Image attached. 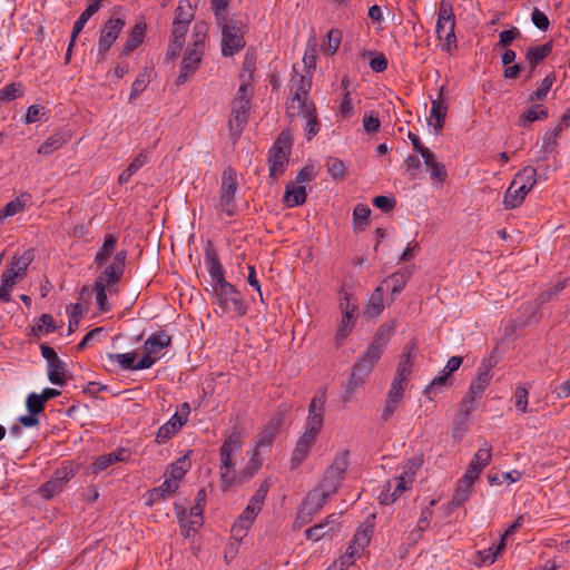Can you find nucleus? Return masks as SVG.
Returning <instances> with one entry per match:
<instances>
[{
	"label": "nucleus",
	"mask_w": 570,
	"mask_h": 570,
	"mask_svg": "<svg viewBox=\"0 0 570 570\" xmlns=\"http://www.w3.org/2000/svg\"><path fill=\"white\" fill-rule=\"evenodd\" d=\"M342 38H343V32L341 29H338V28L331 29L327 32V36L322 43L323 51L328 56L335 55L341 46Z\"/></svg>",
	"instance_id": "46"
},
{
	"label": "nucleus",
	"mask_w": 570,
	"mask_h": 570,
	"mask_svg": "<svg viewBox=\"0 0 570 570\" xmlns=\"http://www.w3.org/2000/svg\"><path fill=\"white\" fill-rule=\"evenodd\" d=\"M271 483L268 480H264L255 493L250 497L246 508L240 513V515L248 518L250 521H255L258 513L262 511L264 501L269 491Z\"/></svg>",
	"instance_id": "16"
},
{
	"label": "nucleus",
	"mask_w": 570,
	"mask_h": 570,
	"mask_svg": "<svg viewBox=\"0 0 570 570\" xmlns=\"http://www.w3.org/2000/svg\"><path fill=\"white\" fill-rule=\"evenodd\" d=\"M312 111L303 115V118L306 120L304 125L305 137L307 140H312L321 129V122L317 118L316 107H312Z\"/></svg>",
	"instance_id": "47"
},
{
	"label": "nucleus",
	"mask_w": 570,
	"mask_h": 570,
	"mask_svg": "<svg viewBox=\"0 0 570 570\" xmlns=\"http://www.w3.org/2000/svg\"><path fill=\"white\" fill-rule=\"evenodd\" d=\"M216 26L222 32L220 49L223 57H233L245 48V33L247 28L242 20L232 16L230 19L216 22Z\"/></svg>",
	"instance_id": "4"
},
{
	"label": "nucleus",
	"mask_w": 570,
	"mask_h": 570,
	"mask_svg": "<svg viewBox=\"0 0 570 570\" xmlns=\"http://www.w3.org/2000/svg\"><path fill=\"white\" fill-rule=\"evenodd\" d=\"M424 462L423 454L414 455L405 461L402 465V472L397 475L399 479L405 481L411 487L415 480L417 471Z\"/></svg>",
	"instance_id": "30"
},
{
	"label": "nucleus",
	"mask_w": 570,
	"mask_h": 570,
	"mask_svg": "<svg viewBox=\"0 0 570 570\" xmlns=\"http://www.w3.org/2000/svg\"><path fill=\"white\" fill-rule=\"evenodd\" d=\"M529 391L524 386H517L513 395L514 406L521 413L528 412Z\"/></svg>",
	"instance_id": "62"
},
{
	"label": "nucleus",
	"mask_w": 570,
	"mask_h": 570,
	"mask_svg": "<svg viewBox=\"0 0 570 570\" xmlns=\"http://www.w3.org/2000/svg\"><path fill=\"white\" fill-rule=\"evenodd\" d=\"M204 262L207 268V272L213 281V285L223 284L226 281L224 274V267L219 261L216 248L214 247L212 242H208L204 249Z\"/></svg>",
	"instance_id": "13"
},
{
	"label": "nucleus",
	"mask_w": 570,
	"mask_h": 570,
	"mask_svg": "<svg viewBox=\"0 0 570 570\" xmlns=\"http://www.w3.org/2000/svg\"><path fill=\"white\" fill-rule=\"evenodd\" d=\"M57 330L56 322L50 314H42L36 325L32 326L35 335L49 334Z\"/></svg>",
	"instance_id": "58"
},
{
	"label": "nucleus",
	"mask_w": 570,
	"mask_h": 570,
	"mask_svg": "<svg viewBox=\"0 0 570 570\" xmlns=\"http://www.w3.org/2000/svg\"><path fill=\"white\" fill-rule=\"evenodd\" d=\"M71 138L69 132L58 131L47 138L38 148V154L48 156L55 150L60 149Z\"/></svg>",
	"instance_id": "26"
},
{
	"label": "nucleus",
	"mask_w": 570,
	"mask_h": 570,
	"mask_svg": "<svg viewBox=\"0 0 570 570\" xmlns=\"http://www.w3.org/2000/svg\"><path fill=\"white\" fill-rule=\"evenodd\" d=\"M79 471V465L72 461H68L55 471L51 480L59 487L63 488Z\"/></svg>",
	"instance_id": "33"
},
{
	"label": "nucleus",
	"mask_w": 570,
	"mask_h": 570,
	"mask_svg": "<svg viewBox=\"0 0 570 570\" xmlns=\"http://www.w3.org/2000/svg\"><path fill=\"white\" fill-rule=\"evenodd\" d=\"M190 453L191 451H187V453L184 456L178 458L175 462H173L168 466L165 474L175 480L176 482H179L191 466L189 460Z\"/></svg>",
	"instance_id": "34"
},
{
	"label": "nucleus",
	"mask_w": 570,
	"mask_h": 570,
	"mask_svg": "<svg viewBox=\"0 0 570 570\" xmlns=\"http://www.w3.org/2000/svg\"><path fill=\"white\" fill-rule=\"evenodd\" d=\"M443 90H444V88L442 87L438 94V97L431 99L432 106H431L430 117L434 118V120H435L433 126H434V130L436 132L443 128L444 121L446 118V114H448V109H449V105L443 97Z\"/></svg>",
	"instance_id": "21"
},
{
	"label": "nucleus",
	"mask_w": 570,
	"mask_h": 570,
	"mask_svg": "<svg viewBox=\"0 0 570 570\" xmlns=\"http://www.w3.org/2000/svg\"><path fill=\"white\" fill-rule=\"evenodd\" d=\"M384 311V288L379 285L371 294L364 311L366 318H375Z\"/></svg>",
	"instance_id": "24"
},
{
	"label": "nucleus",
	"mask_w": 570,
	"mask_h": 570,
	"mask_svg": "<svg viewBox=\"0 0 570 570\" xmlns=\"http://www.w3.org/2000/svg\"><path fill=\"white\" fill-rule=\"evenodd\" d=\"M215 303L220 307L223 314H234L243 317L248 312V306L242 293L229 282L213 285Z\"/></svg>",
	"instance_id": "6"
},
{
	"label": "nucleus",
	"mask_w": 570,
	"mask_h": 570,
	"mask_svg": "<svg viewBox=\"0 0 570 570\" xmlns=\"http://www.w3.org/2000/svg\"><path fill=\"white\" fill-rule=\"evenodd\" d=\"M473 483V481L465 479L464 475L459 480L451 501L454 507H461L469 499Z\"/></svg>",
	"instance_id": "42"
},
{
	"label": "nucleus",
	"mask_w": 570,
	"mask_h": 570,
	"mask_svg": "<svg viewBox=\"0 0 570 570\" xmlns=\"http://www.w3.org/2000/svg\"><path fill=\"white\" fill-rule=\"evenodd\" d=\"M529 191L524 189L523 185L513 186V180L504 193L503 205L507 209H514L519 207Z\"/></svg>",
	"instance_id": "28"
},
{
	"label": "nucleus",
	"mask_w": 570,
	"mask_h": 570,
	"mask_svg": "<svg viewBox=\"0 0 570 570\" xmlns=\"http://www.w3.org/2000/svg\"><path fill=\"white\" fill-rule=\"evenodd\" d=\"M130 458V452L125 448H119L107 454L99 455L90 465L94 474H99L115 463L125 462Z\"/></svg>",
	"instance_id": "17"
},
{
	"label": "nucleus",
	"mask_w": 570,
	"mask_h": 570,
	"mask_svg": "<svg viewBox=\"0 0 570 570\" xmlns=\"http://www.w3.org/2000/svg\"><path fill=\"white\" fill-rule=\"evenodd\" d=\"M98 11L96 3H89L75 21L71 32V46H75L78 35L82 31L88 20Z\"/></svg>",
	"instance_id": "45"
},
{
	"label": "nucleus",
	"mask_w": 570,
	"mask_h": 570,
	"mask_svg": "<svg viewBox=\"0 0 570 570\" xmlns=\"http://www.w3.org/2000/svg\"><path fill=\"white\" fill-rule=\"evenodd\" d=\"M254 522L250 521L248 518H245L243 515H239L230 529V537L237 542H240L247 534V531L252 527Z\"/></svg>",
	"instance_id": "52"
},
{
	"label": "nucleus",
	"mask_w": 570,
	"mask_h": 570,
	"mask_svg": "<svg viewBox=\"0 0 570 570\" xmlns=\"http://www.w3.org/2000/svg\"><path fill=\"white\" fill-rule=\"evenodd\" d=\"M198 0H179L178 7L175 10L174 21H181V23H188L195 18L196 3Z\"/></svg>",
	"instance_id": "40"
},
{
	"label": "nucleus",
	"mask_w": 570,
	"mask_h": 570,
	"mask_svg": "<svg viewBox=\"0 0 570 570\" xmlns=\"http://www.w3.org/2000/svg\"><path fill=\"white\" fill-rule=\"evenodd\" d=\"M24 95V89L21 82H11L0 89V101H12Z\"/></svg>",
	"instance_id": "55"
},
{
	"label": "nucleus",
	"mask_w": 570,
	"mask_h": 570,
	"mask_svg": "<svg viewBox=\"0 0 570 570\" xmlns=\"http://www.w3.org/2000/svg\"><path fill=\"white\" fill-rule=\"evenodd\" d=\"M395 332V321L382 323L376 330L373 340L367 347L382 355Z\"/></svg>",
	"instance_id": "18"
},
{
	"label": "nucleus",
	"mask_w": 570,
	"mask_h": 570,
	"mask_svg": "<svg viewBox=\"0 0 570 570\" xmlns=\"http://www.w3.org/2000/svg\"><path fill=\"white\" fill-rule=\"evenodd\" d=\"M148 154L145 150L140 151L128 165V167L125 170H122V173L119 175L118 184H127L130 180V178L148 163Z\"/></svg>",
	"instance_id": "35"
},
{
	"label": "nucleus",
	"mask_w": 570,
	"mask_h": 570,
	"mask_svg": "<svg viewBox=\"0 0 570 570\" xmlns=\"http://www.w3.org/2000/svg\"><path fill=\"white\" fill-rule=\"evenodd\" d=\"M371 209L365 204H357L353 210V227L354 230H363L368 222Z\"/></svg>",
	"instance_id": "53"
},
{
	"label": "nucleus",
	"mask_w": 570,
	"mask_h": 570,
	"mask_svg": "<svg viewBox=\"0 0 570 570\" xmlns=\"http://www.w3.org/2000/svg\"><path fill=\"white\" fill-rule=\"evenodd\" d=\"M311 89V81L307 80L304 76H299L298 79V86L296 88V91L294 96L291 99V102L288 105L289 109H298L299 115L303 117V115L307 114L308 111H312V107H316L315 104L312 100H308V91Z\"/></svg>",
	"instance_id": "14"
},
{
	"label": "nucleus",
	"mask_w": 570,
	"mask_h": 570,
	"mask_svg": "<svg viewBox=\"0 0 570 570\" xmlns=\"http://www.w3.org/2000/svg\"><path fill=\"white\" fill-rule=\"evenodd\" d=\"M307 198V191L304 186H296L294 184H288L286 186L284 196H283V203L286 207L293 208L297 206H302L305 204Z\"/></svg>",
	"instance_id": "25"
},
{
	"label": "nucleus",
	"mask_w": 570,
	"mask_h": 570,
	"mask_svg": "<svg viewBox=\"0 0 570 570\" xmlns=\"http://www.w3.org/2000/svg\"><path fill=\"white\" fill-rule=\"evenodd\" d=\"M193 43L189 48L204 51L205 41L207 39V26L204 22H197L193 29Z\"/></svg>",
	"instance_id": "59"
},
{
	"label": "nucleus",
	"mask_w": 570,
	"mask_h": 570,
	"mask_svg": "<svg viewBox=\"0 0 570 570\" xmlns=\"http://www.w3.org/2000/svg\"><path fill=\"white\" fill-rule=\"evenodd\" d=\"M250 105L232 101V112L228 120L229 136L234 144L239 139L245 126L248 122Z\"/></svg>",
	"instance_id": "12"
},
{
	"label": "nucleus",
	"mask_w": 570,
	"mask_h": 570,
	"mask_svg": "<svg viewBox=\"0 0 570 570\" xmlns=\"http://www.w3.org/2000/svg\"><path fill=\"white\" fill-rule=\"evenodd\" d=\"M366 382V379L357 375L355 372H351L350 376L344 384L343 402L350 403L353 401L354 393L362 387Z\"/></svg>",
	"instance_id": "44"
},
{
	"label": "nucleus",
	"mask_w": 570,
	"mask_h": 570,
	"mask_svg": "<svg viewBox=\"0 0 570 570\" xmlns=\"http://www.w3.org/2000/svg\"><path fill=\"white\" fill-rule=\"evenodd\" d=\"M232 0H210V10L214 14L215 23L230 19L229 6Z\"/></svg>",
	"instance_id": "54"
},
{
	"label": "nucleus",
	"mask_w": 570,
	"mask_h": 570,
	"mask_svg": "<svg viewBox=\"0 0 570 570\" xmlns=\"http://www.w3.org/2000/svg\"><path fill=\"white\" fill-rule=\"evenodd\" d=\"M343 478L344 476L342 474H336L335 472L326 469L317 488L322 489L325 493L332 495L337 491Z\"/></svg>",
	"instance_id": "43"
},
{
	"label": "nucleus",
	"mask_w": 570,
	"mask_h": 570,
	"mask_svg": "<svg viewBox=\"0 0 570 570\" xmlns=\"http://www.w3.org/2000/svg\"><path fill=\"white\" fill-rule=\"evenodd\" d=\"M203 56H204V51L198 50V49L187 48L185 56L183 58L181 65H180L181 69H186L191 72H195L199 67Z\"/></svg>",
	"instance_id": "49"
},
{
	"label": "nucleus",
	"mask_w": 570,
	"mask_h": 570,
	"mask_svg": "<svg viewBox=\"0 0 570 570\" xmlns=\"http://www.w3.org/2000/svg\"><path fill=\"white\" fill-rule=\"evenodd\" d=\"M275 436V434L263 428L255 438V446L263 451L271 452Z\"/></svg>",
	"instance_id": "63"
},
{
	"label": "nucleus",
	"mask_w": 570,
	"mask_h": 570,
	"mask_svg": "<svg viewBox=\"0 0 570 570\" xmlns=\"http://www.w3.org/2000/svg\"><path fill=\"white\" fill-rule=\"evenodd\" d=\"M493 364L488 361H483L480 367L478 368V376L472 380L469 391L464 396L463 403H473L478 397H480L485 387L489 385L492 379V368Z\"/></svg>",
	"instance_id": "11"
},
{
	"label": "nucleus",
	"mask_w": 570,
	"mask_h": 570,
	"mask_svg": "<svg viewBox=\"0 0 570 570\" xmlns=\"http://www.w3.org/2000/svg\"><path fill=\"white\" fill-rule=\"evenodd\" d=\"M556 80V76L553 72L548 73L541 81L539 88L534 90L530 95V101L534 100H542L547 97L548 92L550 91L553 82Z\"/></svg>",
	"instance_id": "60"
},
{
	"label": "nucleus",
	"mask_w": 570,
	"mask_h": 570,
	"mask_svg": "<svg viewBox=\"0 0 570 570\" xmlns=\"http://www.w3.org/2000/svg\"><path fill=\"white\" fill-rule=\"evenodd\" d=\"M33 259L35 252L31 248L24 250L21 255H14L8 267L2 272V276L6 277V283L16 285L18 281L23 279Z\"/></svg>",
	"instance_id": "10"
},
{
	"label": "nucleus",
	"mask_w": 570,
	"mask_h": 570,
	"mask_svg": "<svg viewBox=\"0 0 570 570\" xmlns=\"http://www.w3.org/2000/svg\"><path fill=\"white\" fill-rule=\"evenodd\" d=\"M126 24L125 19L119 17H110L102 26L97 43L98 56L105 57L107 51L118 39L121 30Z\"/></svg>",
	"instance_id": "9"
},
{
	"label": "nucleus",
	"mask_w": 570,
	"mask_h": 570,
	"mask_svg": "<svg viewBox=\"0 0 570 570\" xmlns=\"http://www.w3.org/2000/svg\"><path fill=\"white\" fill-rule=\"evenodd\" d=\"M107 289L109 291V286L104 285V283H95L92 286V291L96 294V304L97 308L100 313H108L111 311V304L108 302Z\"/></svg>",
	"instance_id": "50"
},
{
	"label": "nucleus",
	"mask_w": 570,
	"mask_h": 570,
	"mask_svg": "<svg viewBox=\"0 0 570 570\" xmlns=\"http://www.w3.org/2000/svg\"><path fill=\"white\" fill-rule=\"evenodd\" d=\"M455 26L436 21L435 32L440 41H444L442 50L450 52L452 47H456Z\"/></svg>",
	"instance_id": "32"
},
{
	"label": "nucleus",
	"mask_w": 570,
	"mask_h": 570,
	"mask_svg": "<svg viewBox=\"0 0 570 570\" xmlns=\"http://www.w3.org/2000/svg\"><path fill=\"white\" fill-rule=\"evenodd\" d=\"M177 489L178 482H176L175 480L165 474L164 482L159 487L154 488L150 491V502H153L154 500H165L170 494L175 493Z\"/></svg>",
	"instance_id": "41"
},
{
	"label": "nucleus",
	"mask_w": 570,
	"mask_h": 570,
	"mask_svg": "<svg viewBox=\"0 0 570 570\" xmlns=\"http://www.w3.org/2000/svg\"><path fill=\"white\" fill-rule=\"evenodd\" d=\"M292 147L293 138L291 132L288 130L281 131L268 150V171L272 179L277 180L286 171Z\"/></svg>",
	"instance_id": "5"
},
{
	"label": "nucleus",
	"mask_w": 570,
	"mask_h": 570,
	"mask_svg": "<svg viewBox=\"0 0 570 570\" xmlns=\"http://www.w3.org/2000/svg\"><path fill=\"white\" fill-rule=\"evenodd\" d=\"M184 425L185 423L178 416V412H175V414L158 429L155 441L158 444H165L176 433H178Z\"/></svg>",
	"instance_id": "22"
},
{
	"label": "nucleus",
	"mask_w": 570,
	"mask_h": 570,
	"mask_svg": "<svg viewBox=\"0 0 570 570\" xmlns=\"http://www.w3.org/2000/svg\"><path fill=\"white\" fill-rule=\"evenodd\" d=\"M548 116L549 114L546 107L534 104L520 115L518 124L521 127H525L533 121L544 120Z\"/></svg>",
	"instance_id": "36"
},
{
	"label": "nucleus",
	"mask_w": 570,
	"mask_h": 570,
	"mask_svg": "<svg viewBox=\"0 0 570 570\" xmlns=\"http://www.w3.org/2000/svg\"><path fill=\"white\" fill-rule=\"evenodd\" d=\"M415 354H416L415 343L412 342V343L406 344L402 352L401 360L399 362V365H397L394 376L407 382V380L413 371Z\"/></svg>",
	"instance_id": "20"
},
{
	"label": "nucleus",
	"mask_w": 570,
	"mask_h": 570,
	"mask_svg": "<svg viewBox=\"0 0 570 570\" xmlns=\"http://www.w3.org/2000/svg\"><path fill=\"white\" fill-rule=\"evenodd\" d=\"M355 320L356 315H351L347 311L342 313V317L335 333V342L337 346H340L342 342L352 333L355 326Z\"/></svg>",
	"instance_id": "37"
},
{
	"label": "nucleus",
	"mask_w": 570,
	"mask_h": 570,
	"mask_svg": "<svg viewBox=\"0 0 570 570\" xmlns=\"http://www.w3.org/2000/svg\"><path fill=\"white\" fill-rule=\"evenodd\" d=\"M118 236L106 234L101 247L97 250L91 267L102 268L95 283L109 286V293L117 292L115 286L121 281L128 258L127 249L116 252Z\"/></svg>",
	"instance_id": "1"
},
{
	"label": "nucleus",
	"mask_w": 570,
	"mask_h": 570,
	"mask_svg": "<svg viewBox=\"0 0 570 570\" xmlns=\"http://www.w3.org/2000/svg\"><path fill=\"white\" fill-rule=\"evenodd\" d=\"M381 356L382 355L377 352L366 347L356 358L352 371L366 379L375 364L380 361Z\"/></svg>",
	"instance_id": "19"
},
{
	"label": "nucleus",
	"mask_w": 570,
	"mask_h": 570,
	"mask_svg": "<svg viewBox=\"0 0 570 570\" xmlns=\"http://www.w3.org/2000/svg\"><path fill=\"white\" fill-rule=\"evenodd\" d=\"M326 391V387L318 389L308 404V414L305 420L304 431L296 441L292 452L291 469H297L305 461L323 428L327 400Z\"/></svg>",
	"instance_id": "2"
},
{
	"label": "nucleus",
	"mask_w": 570,
	"mask_h": 570,
	"mask_svg": "<svg viewBox=\"0 0 570 570\" xmlns=\"http://www.w3.org/2000/svg\"><path fill=\"white\" fill-rule=\"evenodd\" d=\"M244 445L242 430L235 425L225 435L219 448V485L223 492H227L235 485L236 458L240 454Z\"/></svg>",
	"instance_id": "3"
},
{
	"label": "nucleus",
	"mask_w": 570,
	"mask_h": 570,
	"mask_svg": "<svg viewBox=\"0 0 570 570\" xmlns=\"http://www.w3.org/2000/svg\"><path fill=\"white\" fill-rule=\"evenodd\" d=\"M537 169L532 166H525L513 177V186L523 185L527 191H530L538 181Z\"/></svg>",
	"instance_id": "39"
},
{
	"label": "nucleus",
	"mask_w": 570,
	"mask_h": 570,
	"mask_svg": "<svg viewBox=\"0 0 570 570\" xmlns=\"http://www.w3.org/2000/svg\"><path fill=\"white\" fill-rule=\"evenodd\" d=\"M252 97H253V90H252V83L249 80H244L238 90H237V94L235 96V98L233 99V102H237V104H244V105H250V101H252Z\"/></svg>",
	"instance_id": "64"
},
{
	"label": "nucleus",
	"mask_w": 570,
	"mask_h": 570,
	"mask_svg": "<svg viewBox=\"0 0 570 570\" xmlns=\"http://www.w3.org/2000/svg\"><path fill=\"white\" fill-rule=\"evenodd\" d=\"M491 446L485 442L473 455L465 473L463 474L469 481H475L481 474L482 470L491 461Z\"/></svg>",
	"instance_id": "15"
},
{
	"label": "nucleus",
	"mask_w": 570,
	"mask_h": 570,
	"mask_svg": "<svg viewBox=\"0 0 570 570\" xmlns=\"http://www.w3.org/2000/svg\"><path fill=\"white\" fill-rule=\"evenodd\" d=\"M149 73L147 69L140 71L131 85L129 101H134L140 94H142L149 85Z\"/></svg>",
	"instance_id": "56"
},
{
	"label": "nucleus",
	"mask_w": 570,
	"mask_h": 570,
	"mask_svg": "<svg viewBox=\"0 0 570 570\" xmlns=\"http://www.w3.org/2000/svg\"><path fill=\"white\" fill-rule=\"evenodd\" d=\"M552 48V41H548L541 46H533L528 48L525 52V59L529 62L531 72L541 61H543L551 53Z\"/></svg>",
	"instance_id": "27"
},
{
	"label": "nucleus",
	"mask_w": 570,
	"mask_h": 570,
	"mask_svg": "<svg viewBox=\"0 0 570 570\" xmlns=\"http://www.w3.org/2000/svg\"><path fill=\"white\" fill-rule=\"evenodd\" d=\"M108 358L111 363H117L119 367L124 371H139L146 370L147 367H139L138 362H135L136 354L135 352L128 353H116L108 354Z\"/></svg>",
	"instance_id": "38"
},
{
	"label": "nucleus",
	"mask_w": 570,
	"mask_h": 570,
	"mask_svg": "<svg viewBox=\"0 0 570 570\" xmlns=\"http://www.w3.org/2000/svg\"><path fill=\"white\" fill-rule=\"evenodd\" d=\"M410 277H411V271L405 269V271H401V272L392 274L383 283H386L389 281L393 283L391 294L394 296L404 289Z\"/></svg>",
	"instance_id": "57"
},
{
	"label": "nucleus",
	"mask_w": 570,
	"mask_h": 570,
	"mask_svg": "<svg viewBox=\"0 0 570 570\" xmlns=\"http://www.w3.org/2000/svg\"><path fill=\"white\" fill-rule=\"evenodd\" d=\"M171 336L166 331L154 332L144 343L145 354L138 361L139 367H151L158 360V353L171 345Z\"/></svg>",
	"instance_id": "8"
},
{
	"label": "nucleus",
	"mask_w": 570,
	"mask_h": 570,
	"mask_svg": "<svg viewBox=\"0 0 570 570\" xmlns=\"http://www.w3.org/2000/svg\"><path fill=\"white\" fill-rule=\"evenodd\" d=\"M146 33V24L136 23L122 46V55L128 56L134 52L140 43H142Z\"/></svg>",
	"instance_id": "31"
},
{
	"label": "nucleus",
	"mask_w": 570,
	"mask_h": 570,
	"mask_svg": "<svg viewBox=\"0 0 570 570\" xmlns=\"http://www.w3.org/2000/svg\"><path fill=\"white\" fill-rule=\"evenodd\" d=\"M305 538L307 540L317 542L322 539L332 538L334 534L332 532H327L326 523H318L314 527H311L304 531Z\"/></svg>",
	"instance_id": "61"
},
{
	"label": "nucleus",
	"mask_w": 570,
	"mask_h": 570,
	"mask_svg": "<svg viewBox=\"0 0 570 570\" xmlns=\"http://www.w3.org/2000/svg\"><path fill=\"white\" fill-rule=\"evenodd\" d=\"M204 518L203 515H195L190 512L188 513L187 520L181 522L180 534L184 538H190L195 535L198 530L203 527Z\"/></svg>",
	"instance_id": "48"
},
{
	"label": "nucleus",
	"mask_w": 570,
	"mask_h": 570,
	"mask_svg": "<svg viewBox=\"0 0 570 570\" xmlns=\"http://www.w3.org/2000/svg\"><path fill=\"white\" fill-rule=\"evenodd\" d=\"M31 200V195L29 193H21L14 199L7 203L2 209L0 210V219H4L8 217H12L19 213H21L26 205Z\"/></svg>",
	"instance_id": "29"
},
{
	"label": "nucleus",
	"mask_w": 570,
	"mask_h": 570,
	"mask_svg": "<svg viewBox=\"0 0 570 570\" xmlns=\"http://www.w3.org/2000/svg\"><path fill=\"white\" fill-rule=\"evenodd\" d=\"M238 190L237 173L233 167L223 170L222 183L219 187V200L216 204V210L219 215L233 217L237 214L235 200Z\"/></svg>",
	"instance_id": "7"
},
{
	"label": "nucleus",
	"mask_w": 570,
	"mask_h": 570,
	"mask_svg": "<svg viewBox=\"0 0 570 570\" xmlns=\"http://www.w3.org/2000/svg\"><path fill=\"white\" fill-rule=\"evenodd\" d=\"M66 364L60 358L48 364V380L55 385L65 384Z\"/></svg>",
	"instance_id": "51"
},
{
	"label": "nucleus",
	"mask_w": 570,
	"mask_h": 570,
	"mask_svg": "<svg viewBox=\"0 0 570 570\" xmlns=\"http://www.w3.org/2000/svg\"><path fill=\"white\" fill-rule=\"evenodd\" d=\"M330 497V494L316 487L306 495L301 507L304 508L305 511L315 515L322 510Z\"/></svg>",
	"instance_id": "23"
}]
</instances>
